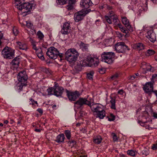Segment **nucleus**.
Here are the masks:
<instances>
[{"label":"nucleus","mask_w":157,"mask_h":157,"mask_svg":"<svg viewBox=\"0 0 157 157\" xmlns=\"http://www.w3.org/2000/svg\"><path fill=\"white\" fill-rule=\"evenodd\" d=\"M124 93V91L123 90H119L118 92V94H120L121 95H122Z\"/></svg>","instance_id":"864d4df0"},{"label":"nucleus","mask_w":157,"mask_h":157,"mask_svg":"<svg viewBox=\"0 0 157 157\" xmlns=\"http://www.w3.org/2000/svg\"><path fill=\"white\" fill-rule=\"evenodd\" d=\"M33 24H32L31 22L28 21H26V25L27 27H31L33 26Z\"/></svg>","instance_id":"49530a36"},{"label":"nucleus","mask_w":157,"mask_h":157,"mask_svg":"<svg viewBox=\"0 0 157 157\" xmlns=\"http://www.w3.org/2000/svg\"><path fill=\"white\" fill-rule=\"evenodd\" d=\"M87 59L89 63H92L94 62V59L91 57H88Z\"/></svg>","instance_id":"09e8293b"},{"label":"nucleus","mask_w":157,"mask_h":157,"mask_svg":"<svg viewBox=\"0 0 157 157\" xmlns=\"http://www.w3.org/2000/svg\"><path fill=\"white\" fill-rule=\"evenodd\" d=\"M109 13V17H112V16H116L114 13L113 12V11H110Z\"/></svg>","instance_id":"8fccbe9b"},{"label":"nucleus","mask_w":157,"mask_h":157,"mask_svg":"<svg viewBox=\"0 0 157 157\" xmlns=\"http://www.w3.org/2000/svg\"><path fill=\"white\" fill-rule=\"evenodd\" d=\"M75 106L78 109H81L83 107L84 105H90V101H88L87 98H80L78 100L74 103Z\"/></svg>","instance_id":"39448f33"},{"label":"nucleus","mask_w":157,"mask_h":157,"mask_svg":"<svg viewBox=\"0 0 157 157\" xmlns=\"http://www.w3.org/2000/svg\"><path fill=\"white\" fill-rule=\"evenodd\" d=\"M37 35L38 36V38L40 40H42L44 37L43 34L40 31H39L37 32Z\"/></svg>","instance_id":"f704fd0d"},{"label":"nucleus","mask_w":157,"mask_h":157,"mask_svg":"<svg viewBox=\"0 0 157 157\" xmlns=\"http://www.w3.org/2000/svg\"><path fill=\"white\" fill-rule=\"evenodd\" d=\"M103 110V109H102L101 107L99 105L97 108L96 109H95L93 111L94 115H95V113H97L100 112H101Z\"/></svg>","instance_id":"72a5a7b5"},{"label":"nucleus","mask_w":157,"mask_h":157,"mask_svg":"<svg viewBox=\"0 0 157 157\" xmlns=\"http://www.w3.org/2000/svg\"><path fill=\"white\" fill-rule=\"evenodd\" d=\"M64 134L67 139L70 140L71 137V132L69 130H66L64 131Z\"/></svg>","instance_id":"c85d7f7f"},{"label":"nucleus","mask_w":157,"mask_h":157,"mask_svg":"<svg viewBox=\"0 0 157 157\" xmlns=\"http://www.w3.org/2000/svg\"><path fill=\"white\" fill-rule=\"evenodd\" d=\"M41 130V129H35V131L37 132H40Z\"/></svg>","instance_id":"0e129e2a"},{"label":"nucleus","mask_w":157,"mask_h":157,"mask_svg":"<svg viewBox=\"0 0 157 157\" xmlns=\"http://www.w3.org/2000/svg\"><path fill=\"white\" fill-rule=\"evenodd\" d=\"M17 78L19 82H25L28 79L25 72L24 71L20 72L17 76Z\"/></svg>","instance_id":"9b49d317"},{"label":"nucleus","mask_w":157,"mask_h":157,"mask_svg":"<svg viewBox=\"0 0 157 157\" xmlns=\"http://www.w3.org/2000/svg\"><path fill=\"white\" fill-rule=\"evenodd\" d=\"M143 89L147 93L152 92L155 93L154 91H156L153 90V84L151 82L147 83L143 87Z\"/></svg>","instance_id":"f8f14e48"},{"label":"nucleus","mask_w":157,"mask_h":157,"mask_svg":"<svg viewBox=\"0 0 157 157\" xmlns=\"http://www.w3.org/2000/svg\"><path fill=\"white\" fill-rule=\"evenodd\" d=\"M17 43L19 49L25 50L27 49V46L25 44H22L20 42H17Z\"/></svg>","instance_id":"412c9836"},{"label":"nucleus","mask_w":157,"mask_h":157,"mask_svg":"<svg viewBox=\"0 0 157 157\" xmlns=\"http://www.w3.org/2000/svg\"><path fill=\"white\" fill-rule=\"evenodd\" d=\"M117 25H118V27L120 28V29L123 27L120 22H119Z\"/></svg>","instance_id":"4d7b16f0"},{"label":"nucleus","mask_w":157,"mask_h":157,"mask_svg":"<svg viewBox=\"0 0 157 157\" xmlns=\"http://www.w3.org/2000/svg\"><path fill=\"white\" fill-rule=\"evenodd\" d=\"M138 122L139 124H140L141 126H144V123L142 122L141 121H138Z\"/></svg>","instance_id":"69168bd1"},{"label":"nucleus","mask_w":157,"mask_h":157,"mask_svg":"<svg viewBox=\"0 0 157 157\" xmlns=\"http://www.w3.org/2000/svg\"><path fill=\"white\" fill-rule=\"evenodd\" d=\"M63 55H64V54L63 53H60L59 52V53L58 55V56H59L60 58H61L62 57H63Z\"/></svg>","instance_id":"052dcab7"},{"label":"nucleus","mask_w":157,"mask_h":157,"mask_svg":"<svg viewBox=\"0 0 157 157\" xmlns=\"http://www.w3.org/2000/svg\"><path fill=\"white\" fill-rule=\"evenodd\" d=\"M25 0H15V7L21 11L24 16L29 14L33 7V4L25 2Z\"/></svg>","instance_id":"f257e3e1"},{"label":"nucleus","mask_w":157,"mask_h":157,"mask_svg":"<svg viewBox=\"0 0 157 157\" xmlns=\"http://www.w3.org/2000/svg\"><path fill=\"white\" fill-rule=\"evenodd\" d=\"M70 23L68 22H66L63 25V28L61 30V32L63 34H67L70 32Z\"/></svg>","instance_id":"ddd939ff"},{"label":"nucleus","mask_w":157,"mask_h":157,"mask_svg":"<svg viewBox=\"0 0 157 157\" xmlns=\"http://www.w3.org/2000/svg\"><path fill=\"white\" fill-rule=\"evenodd\" d=\"M86 65L85 64L83 63V61H81L79 63L78 62L75 67V69L77 71H80L82 69V67Z\"/></svg>","instance_id":"a211bd4d"},{"label":"nucleus","mask_w":157,"mask_h":157,"mask_svg":"<svg viewBox=\"0 0 157 157\" xmlns=\"http://www.w3.org/2000/svg\"><path fill=\"white\" fill-rule=\"evenodd\" d=\"M152 116L155 118H157V113H156L155 112H153L152 113Z\"/></svg>","instance_id":"13d9d810"},{"label":"nucleus","mask_w":157,"mask_h":157,"mask_svg":"<svg viewBox=\"0 0 157 157\" xmlns=\"http://www.w3.org/2000/svg\"><path fill=\"white\" fill-rule=\"evenodd\" d=\"M111 17L112 19L114 24L116 25H117L120 22L117 15L115 16H112Z\"/></svg>","instance_id":"a878e982"},{"label":"nucleus","mask_w":157,"mask_h":157,"mask_svg":"<svg viewBox=\"0 0 157 157\" xmlns=\"http://www.w3.org/2000/svg\"><path fill=\"white\" fill-rule=\"evenodd\" d=\"M66 93L68 98L71 101H75L80 95L79 92L77 91L74 92H71L67 90Z\"/></svg>","instance_id":"6e6552de"},{"label":"nucleus","mask_w":157,"mask_h":157,"mask_svg":"<svg viewBox=\"0 0 157 157\" xmlns=\"http://www.w3.org/2000/svg\"><path fill=\"white\" fill-rule=\"evenodd\" d=\"M121 30L123 33H128V31L127 30L126 28L123 27V28H121Z\"/></svg>","instance_id":"a18cd8bd"},{"label":"nucleus","mask_w":157,"mask_h":157,"mask_svg":"<svg viewBox=\"0 0 157 157\" xmlns=\"http://www.w3.org/2000/svg\"><path fill=\"white\" fill-rule=\"evenodd\" d=\"M127 154L133 156L135 155V152L132 150L128 151H127Z\"/></svg>","instance_id":"a19ab883"},{"label":"nucleus","mask_w":157,"mask_h":157,"mask_svg":"<svg viewBox=\"0 0 157 157\" xmlns=\"http://www.w3.org/2000/svg\"><path fill=\"white\" fill-rule=\"evenodd\" d=\"M66 59L70 62H74L78 56V54L74 49H69L65 52Z\"/></svg>","instance_id":"f03ea898"},{"label":"nucleus","mask_w":157,"mask_h":157,"mask_svg":"<svg viewBox=\"0 0 157 157\" xmlns=\"http://www.w3.org/2000/svg\"><path fill=\"white\" fill-rule=\"evenodd\" d=\"M20 62V58L19 57H15L12 61L11 63L13 65L18 67Z\"/></svg>","instance_id":"4be33fe9"},{"label":"nucleus","mask_w":157,"mask_h":157,"mask_svg":"<svg viewBox=\"0 0 157 157\" xmlns=\"http://www.w3.org/2000/svg\"><path fill=\"white\" fill-rule=\"evenodd\" d=\"M63 87L59 86H55L54 95L57 96H61L63 91Z\"/></svg>","instance_id":"2eb2a0df"},{"label":"nucleus","mask_w":157,"mask_h":157,"mask_svg":"<svg viewBox=\"0 0 157 157\" xmlns=\"http://www.w3.org/2000/svg\"><path fill=\"white\" fill-rule=\"evenodd\" d=\"M55 86L53 87L49 88L47 90L48 94L49 95H54V92Z\"/></svg>","instance_id":"bb28decb"},{"label":"nucleus","mask_w":157,"mask_h":157,"mask_svg":"<svg viewBox=\"0 0 157 157\" xmlns=\"http://www.w3.org/2000/svg\"><path fill=\"white\" fill-rule=\"evenodd\" d=\"M112 135L113 136V139L114 141H115L117 140V137L116 134L113 133L112 134Z\"/></svg>","instance_id":"c03bdc74"},{"label":"nucleus","mask_w":157,"mask_h":157,"mask_svg":"<svg viewBox=\"0 0 157 157\" xmlns=\"http://www.w3.org/2000/svg\"><path fill=\"white\" fill-rule=\"evenodd\" d=\"M98 72L101 74H103L105 73V70L103 68H99Z\"/></svg>","instance_id":"de8ad7c7"},{"label":"nucleus","mask_w":157,"mask_h":157,"mask_svg":"<svg viewBox=\"0 0 157 157\" xmlns=\"http://www.w3.org/2000/svg\"><path fill=\"white\" fill-rule=\"evenodd\" d=\"M105 17L106 20L108 23L109 24H111L112 23V19H111V17L107 16H105Z\"/></svg>","instance_id":"4c0bfd02"},{"label":"nucleus","mask_w":157,"mask_h":157,"mask_svg":"<svg viewBox=\"0 0 157 157\" xmlns=\"http://www.w3.org/2000/svg\"><path fill=\"white\" fill-rule=\"evenodd\" d=\"M33 48L34 50H36V51L37 50V49L36 45L35 44H33Z\"/></svg>","instance_id":"bf43d9fd"},{"label":"nucleus","mask_w":157,"mask_h":157,"mask_svg":"<svg viewBox=\"0 0 157 157\" xmlns=\"http://www.w3.org/2000/svg\"><path fill=\"white\" fill-rule=\"evenodd\" d=\"M76 0H69V3L70 4H74L75 3Z\"/></svg>","instance_id":"5fc2aeb1"},{"label":"nucleus","mask_w":157,"mask_h":157,"mask_svg":"<svg viewBox=\"0 0 157 157\" xmlns=\"http://www.w3.org/2000/svg\"><path fill=\"white\" fill-rule=\"evenodd\" d=\"M88 106L90 107L91 110L93 112L95 109H96L99 105L97 104H93L91 105V103L90 102V105Z\"/></svg>","instance_id":"7c9ffc66"},{"label":"nucleus","mask_w":157,"mask_h":157,"mask_svg":"<svg viewBox=\"0 0 157 157\" xmlns=\"http://www.w3.org/2000/svg\"><path fill=\"white\" fill-rule=\"evenodd\" d=\"M134 47L136 49L139 50L143 49L144 48V46L143 44L139 43L134 44Z\"/></svg>","instance_id":"5701e85b"},{"label":"nucleus","mask_w":157,"mask_h":157,"mask_svg":"<svg viewBox=\"0 0 157 157\" xmlns=\"http://www.w3.org/2000/svg\"><path fill=\"white\" fill-rule=\"evenodd\" d=\"M94 74V72L93 71H90L89 73L87 74V78L90 80L93 79V76Z\"/></svg>","instance_id":"2f4dec72"},{"label":"nucleus","mask_w":157,"mask_h":157,"mask_svg":"<svg viewBox=\"0 0 157 157\" xmlns=\"http://www.w3.org/2000/svg\"><path fill=\"white\" fill-rule=\"evenodd\" d=\"M74 4H70L69 3L68 5L67 6V8L68 10H71L73 9V5Z\"/></svg>","instance_id":"ea45409f"},{"label":"nucleus","mask_w":157,"mask_h":157,"mask_svg":"<svg viewBox=\"0 0 157 157\" xmlns=\"http://www.w3.org/2000/svg\"><path fill=\"white\" fill-rule=\"evenodd\" d=\"M3 37V34L2 33L1 31H0V45L2 44L1 39H2Z\"/></svg>","instance_id":"3c124183"},{"label":"nucleus","mask_w":157,"mask_h":157,"mask_svg":"<svg viewBox=\"0 0 157 157\" xmlns=\"http://www.w3.org/2000/svg\"><path fill=\"white\" fill-rule=\"evenodd\" d=\"M114 57L113 52H104L101 55V61L110 64L113 62Z\"/></svg>","instance_id":"7ed1b4c3"},{"label":"nucleus","mask_w":157,"mask_h":157,"mask_svg":"<svg viewBox=\"0 0 157 157\" xmlns=\"http://www.w3.org/2000/svg\"><path fill=\"white\" fill-rule=\"evenodd\" d=\"M143 69H144L145 71H150L153 72V70L152 69V67L151 66L148 65V67L146 68L144 67L143 68Z\"/></svg>","instance_id":"e433bc0d"},{"label":"nucleus","mask_w":157,"mask_h":157,"mask_svg":"<svg viewBox=\"0 0 157 157\" xmlns=\"http://www.w3.org/2000/svg\"><path fill=\"white\" fill-rule=\"evenodd\" d=\"M99 63V61L98 59H97V60L95 61V62L94 63V66H97Z\"/></svg>","instance_id":"603ef678"},{"label":"nucleus","mask_w":157,"mask_h":157,"mask_svg":"<svg viewBox=\"0 0 157 157\" xmlns=\"http://www.w3.org/2000/svg\"><path fill=\"white\" fill-rule=\"evenodd\" d=\"M118 77V75L117 73H116L114 75H112L111 77V78L112 80H114L115 79L117 78Z\"/></svg>","instance_id":"37998d69"},{"label":"nucleus","mask_w":157,"mask_h":157,"mask_svg":"<svg viewBox=\"0 0 157 157\" xmlns=\"http://www.w3.org/2000/svg\"><path fill=\"white\" fill-rule=\"evenodd\" d=\"M105 111L103 110L97 113H95V115H94L96 116V117H98L100 119H102L105 116Z\"/></svg>","instance_id":"aec40b11"},{"label":"nucleus","mask_w":157,"mask_h":157,"mask_svg":"<svg viewBox=\"0 0 157 157\" xmlns=\"http://www.w3.org/2000/svg\"><path fill=\"white\" fill-rule=\"evenodd\" d=\"M65 137L63 134H59L56 137L55 141L58 143L64 142Z\"/></svg>","instance_id":"f3484780"},{"label":"nucleus","mask_w":157,"mask_h":157,"mask_svg":"<svg viewBox=\"0 0 157 157\" xmlns=\"http://www.w3.org/2000/svg\"><path fill=\"white\" fill-rule=\"evenodd\" d=\"M79 45L80 48H82L83 50H84L86 51H88V44H84L83 42H81Z\"/></svg>","instance_id":"b1692460"},{"label":"nucleus","mask_w":157,"mask_h":157,"mask_svg":"<svg viewBox=\"0 0 157 157\" xmlns=\"http://www.w3.org/2000/svg\"><path fill=\"white\" fill-rule=\"evenodd\" d=\"M10 50V48L6 47L2 50V54L4 58L9 59L13 57L14 53Z\"/></svg>","instance_id":"0eeeda50"},{"label":"nucleus","mask_w":157,"mask_h":157,"mask_svg":"<svg viewBox=\"0 0 157 157\" xmlns=\"http://www.w3.org/2000/svg\"><path fill=\"white\" fill-rule=\"evenodd\" d=\"M122 22L129 31L132 32L133 31V28L130 25L128 20L126 17H124L122 18Z\"/></svg>","instance_id":"dca6fc26"},{"label":"nucleus","mask_w":157,"mask_h":157,"mask_svg":"<svg viewBox=\"0 0 157 157\" xmlns=\"http://www.w3.org/2000/svg\"><path fill=\"white\" fill-rule=\"evenodd\" d=\"M136 78V76L135 75H133L132 76H131L130 77L131 79L133 80L134 79Z\"/></svg>","instance_id":"e2e57ef3"},{"label":"nucleus","mask_w":157,"mask_h":157,"mask_svg":"<svg viewBox=\"0 0 157 157\" xmlns=\"http://www.w3.org/2000/svg\"><path fill=\"white\" fill-rule=\"evenodd\" d=\"M147 37L149 39L150 41L153 43L155 42L156 40L155 34L153 30H150L147 32Z\"/></svg>","instance_id":"4468645a"},{"label":"nucleus","mask_w":157,"mask_h":157,"mask_svg":"<svg viewBox=\"0 0 157 157\" xmlns=\"http://www.w3.org/2000/svg\"><path fill=\"white\" fill-rule=\"evenodd\" d=\"M142 155L143 157H146L147 155H148L149 152L147 150H144L142 151Z\"/></svg>","instance_id":"c9c22d12"},{"label":"nucleus","mask_w":157,"mask_h":157,"mask_svg":"<svg viewBox=\"0 0 157 157\" xmlns=\"http://www.w3.org/2000/svg\"><path fill=\"white\" fill-rule=\"evenodd\" d=\"M70 143H73V145H75L76 144V142L75 140H71V141H70Z\"/></svg>","instance_id":"680f3d73"},{"label":"nucleus","mask_w":157,"mask_h":157,"mask_svg":"<svg viewBox=\"0 0 157 157\" xmlns=\"http://www.w3.org/2000/svg\"><path fill=\"white\" fill-rule=\"evenodd\" d=\"M91 11L90 9L87 10H82L81 11L75 13L74 19L75 21L78 22L83 19L85 16Z\"/></svg>","instance_id":"20e7f679"},{"label":"nucleus","mask_w":157,"mask_h":157,"mask_svg":"<svg viewBox=\"0 0 157 157\" xmlns=\"http://www.w3.org/2000/svg\"><path fill=\"white\" fill-rule=\"evenodd\" d=\"M13 33L15 36H17L18 33V31L16 27H14L13 28Z\"/></svg>","instance_id":"58836bf2"},{"label":"nucleus","mask_w":157,"mask_h":157,"mask_svg":"<svg viewBox=\"0 0 157 157\" xmlns=\"http://www.w3.org/2000/svg\"><path fill=\"white\" fill-rule=\"evenodd\" d=\"M30 100L32 102L31 104L32 105H33L34 104L33 102H34V101L33 100L32 98H31L30 99Z\"/></svg>","instance_id":"774afa93"},{"label":"nucleus","mask_w":157,"mask_h":157,"mask_svg":"<svg viewBox=\"0 0 157 157\" xmlns=\"http://www.w3.org/2000/svg\"><path fill=\"white\" fill-rule=\"evenodd\" d=\"M36 53L37 56L40 59L44 60V59L43 53L42 50L41 48L37 49L36 51Z\"/></svg>","instance_id":"6ab92c4d"},{"label":"nucleus","mask_w":157,"mask_h":157,"mask_svg":"<svg viewBox=\"0 0 157 157\" xmlns=\"http://www.w3.org/2000/svg\"><path fill=\"white\" fill-rule=\"evenodd\" d=\"M115 119V117L113 114H110V117L108 118V120L109 121H113Z\"/></svg>","instance_id":"79ce46f5"},{"label":"nucleus","mask_w":157,"mask_h":157,"mask_svg":"<svg viewBox=\"0 0 157 157\" xmlns=\"http://www.w3.org/2000/svg\"><path fill=\"white\" fill-rule=\"evenodd\" d=\"M116 49L117 51H118L119 52H122L123 51L120 50V48H122L124 50H129L130 49L128 48L127 46L125 44L124 42H119L117 43L116 45Z\"/></svg>","instance_id":"9d476101"},{"label":"nucleus","mask_w":157,"mask_h":157,"mask_svg":"<svg viewBox=\"0 0 157 157\" xmlns=\"http://www.w3.org/2000/svg\"><path fill=\"white\" fill-rule=\"evenodd\" d=\"M155 53V52L152 49L148 50L145 53V55L147 56L153 55Z\"/></svg>","instance_id":"cd10ccee"},{"label":"nucleus","mask_w":157,"mask_h":157,"mask_svg":"<svg viewBox=\"0 0 157 157\" xmlns=\"http://www.w3.org/2000/svg\"><path fill=\"white\" fill-rule=\"evenodd\" d=\"M101 140L102 138L100 136H98L94 139V141L95 143L99 144L101 143Z\"/></svg>","instance_id":"393cba45"},{"label":"nucleus","mask_w":157,"mask_h":157,"mask_svg":"<svg viewBox=\"0 0 157 157\" xmlns=\"http://www.w3.org/2000/svg\"><path fill=\"white\" fill-rule=\"evenodd\" d=\"M110 102L111 104V108L113 109H115V99L112 98Z\"/></svg>","instance_id":"c756f323"},{"label":"nucleus","mask_w":157,"mask_h":157,"mask_svg":"<svg viewBox=\"0 0 157 157\" xmlns=\"http://www.w3.org/2000/svg\"><path fill=\"white\" fill-rule=\"evenodd\" d=\"M68 0H57L56 2L60 5H63L66 3Z\"/></svg>","instance_id":"473e14b6"},{"label":"nucleus","mask_w":157,"mask_h":157,"mask_svg":"<svg viewBox=\"0 0 157 157\" xmlns=\"http://www.w3.org/2000/svg\"><path fill=\"white\" fill-rule=\"evenodd\" d=\"M38 112L40 114H42L43 113V110L40 108L38 109L37 110Z\"/></svg>","instance_id":"6e6d98bb"},{"label":"nucleus","mask_w":157,"mask_h":157,"mask_svg":"<svg viewBox=\"0 0 157 157\" xmlns=\"http://www.w3.org/2000/svg\"><path fill=\"white\" fill-rule=\"evenodd\" d=\"M93 3L91 0H81L80 5L81 7L87 10L90 6H92Z\"/></svg>","instance_id":"1a4fd4ad"},{"label":"nucleus","mask_w":157,"mask_h":157,"mask_svg":"<svg viewBox=\"0 0 157 157\" xmlns=\"http://www.w3.org/2000/svg\"><path fill=\"white\" fill-rule=\"evenodd\" d=\"M58 53V50L55 47H52L48 49L46 55L50 59H54L57 58Z\"/></svg>","instance_id":"423d86ee"},{"label":"nucleus","mask_w":157,"mask_h":157,"mask_svg":"<svg viewBox=\"0 0 157 157\" xmlns=\"http://www.w3.org/2000/svg\"><path fill=\"white\" fill-rule=\"evenodd\" d=\"M157 76V74H154L153 75H152V78H155Z\"/></svg>","instance_id":"338daca9"}]
</instances>
